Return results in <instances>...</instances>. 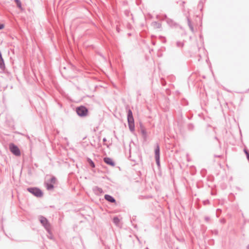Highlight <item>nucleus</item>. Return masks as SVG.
I'll list each match as a JSON object with an SVG mask.
<instances>
[{
  "instance_id": "1",
  "label": "nucleus",
  "mask_w": 249,
  "mask_h": 249,
  "mask_svg": "<svg viewBox=\"0 0 249 249\" xmlns=\"http://www.w3.org/2000/svg\"><path fill=\"white\" fill-rule=\"evenodd\" d=\"M38 220L41 224V225L46 230L47 232L51 235H52V232L51 230V225L49 222L48 219L41 215H40L38 217Z\"/></svg>"
},
{
  "instance_id": "2",
  "label": "nucleus",
  "mask_w": 249,
  "mask_h": 249,
  "mask_svg": "<svg viewBox=\"0 0 249 249\" xmlns=\"http://www.w3.org/2000/svg\"><path fill=\"white\" fill-rule=\"evenodd\" d=\"M75 111L77 115L80 118H85L88 116L89 113L88 108L84 105L76 107Z\"/></svg>"
},
{
  "instance_id": "3",
  "label": "nucleus",
  "mask_w": 249,
  "mask_h": 249,
  "mask_svg": "<svg viewBox=\"0 0 249 249\" xmlns=\"http://www.w3.org/2000/svg\"><path fill=\"white\" fill-rule=\"evenodd\" d=\"M27 191L35 196L40 198L43 196V192L38 187H30L27 188Z\"/></svg>"
},
{
  "instance_id": "4",
  "label": "nucleus",
  "mask_w": 249,
  "mask_h": 249,
  "mask_svg": "<svg viewBox=\"0 0 249 249\" xmlns=\"http://www.w3.org/2000/svg\"><path fill=\"white\" fill-rule=\"evenodd\" d=\"M127 122L129 130L133 132L135 130L134 120L131 110H129L127 114Z\"/></svg>"
},
{
  "instance_id": "5",
  "label": "nucleus",
  "mask_w": 249,
  "mask_h": 249,
  "mask_svg": "<svg viewBox=\"0 0 249 249\" xmlns=\"http://www.w3.org/2000/svg\"><path fill=\"white\" fill-rule=\"evenodd\" d=\"M9 150L10 152L16 156H20L21 152L18 147L14 143L9 144Z\"/></svg>"
},
{
  "instance_id": "6",
  "label": "nucleus",
  "mask_w": 249,
  "mask_h": 249,
  "mask_svg": "<svg viewBox=\"0 0 249 249\" xmlns=\"http://www.w3.org/2000/svg\"><path fill=\"white\" fill-rule=\"evenodd\" d=\"M104 198L106 200L110 203H114L115 204H117V202L115 198L110 195L106 194L104 196Z\"/></svg>"
},
{
  "instance_id": "7",
  "label": "nucleus",
  "mask_w": 249,
  "mask_h": 249,
  "mask_svg": "<svg viewBox=\"0 0 249 249\" xmlns=\"http://www.w3.org/2000/svg\"><path fill=\"white\" fill-rule=\"evenodd\" d=\"M103 160L105 163L113 167L115 165V162L111 158L109 157H106L104 158Z\"/></svg>"
},
{
  "instance_id": "8",
  "label": "nucleus",
  "mask_w": 249,
  "mask_h": 249,
  "mask_svg": "<svg viewBox=\"0 0 249 249\" xmlns=\"http://www.w3.org/2000/svg\"><path fill=\"white\" fill-rule=\"evenodd\" d=\"M155 158L157 164L159 165L160 163V147L158 145H157L156 148L155 150Z\"/></svg>"
},
{
  "instance_id": "9",
  "label": "nucleus",
  "mask_w": 249,
  "mask_h": 249,
  "mask_svg": "<svg viewBox=\"0 0 249 249\" xmlns=\"http://www.w3.org/2000/svg\"><path fill=\"white\" fill-rule=\"evenodd\" d=\"M92 190L94 194L98 196L100 195L104 192L103 189L101 188H100L98 186L93 187L92 188Z\"/></svg>"
},
{
  "instance_id": "10",
  "label": "nucleus",
  "mask_w": 249,
  "mask_h": 249,
  "mask_svg": "<svg viewBox=\"0 0 249 249\" xmlns=\"http://www.w3.org/2000/svg\"><path fill=\"white\" fill-rule=\"evenodd\" d=\"M5 65L4 63V59L2 56V53L1 51H0V69L3 71H4L5 70Z\"/></svg>"
},
{
  "instance_id": "11",
  "label": "nucleus",
  "mask_w": 249,
  "mask_h": 249,
  "mask_svg": "<svg viewBox=\"0 0 249 249\" xmlns=\"http://www.w3.org/2000/svg\"><path fill=\"white\" fill-rule=\"evenodd\" d=\"M86 160H87V161L88 163L89 164V166L92 169V168H94L95 167V164L94 162L90 158L87 157Z\"/></svg>"
},
{
  "instance_id": "12",
  "label": "nucleus",
  "mask_w": 249,
  "mask_h": 249,
  "mask_svg": "<svg viewBox=\"0 0 249 249\" xmlns=\"http://www.w3.org/2000/svg\"><path fill=\"white\" fill-rule=\"evenodd\" d=\"M45 184L46 189L49 191L53 190V189L54 188V185L52 183L49 182H45Z\"/></svg>"
},
{
  "instance_id": "13",
  "label": "nucleus",
  "mask_w": 249,
  "mask_h": 249,
  "mask_svg": "<svg viewBox=\"0 0 249 249\" xmlns=\"http://www.w3.org/2000/svg\"><path fill=\"white\" fill-rule=\"evenodd\" d=\"M112 221L113 223L116 225L117 226H119L120 220L119 217L117 216H114L113 218Z\"/></svg>"
},
{
  "instance_id": "14",
  "label": "nucleus",
  "mask_w": 249,
  "mask_h": 249,
  "mask_svg": "<svg viewBox=\"0 0 249 249\" xmlns=\"http://www.w3.org/2000/svg\"><path fill=\"white\" fill-rule=\"evenodd\" d=\"M14 2H15L18 8L21 10H23L20 0H14Z\"/></svg>"
},
{
  "instance_id": "15",
  "label": "nucleus",
  "mask_w": 249,
  "mask_h": 249,
  "mask_svg": "<svg viewBox=\"0 0 249 249\" xmlns=\"http://www.w3.org/2000/svg\"><path fill=\"white\" fill-rule=\"evenodd\" d=\"M57 181V179L55 177L53 176L49 180V182L53 184H55Z\"/></svg>"
},
{
  "instance_id": "16",
  "label": "nucleus",
  "mask_w": 249,
  "mask_h": 249,
  "mask_svg": "<svg viewBox=\"0 0 249 249\" xmlns=\"http://www.w3.org/2000/svg\"><path fill=\"white\" fill-rule=\"evenodd\" d=\"M4 28V24L3 23H0V30H2Z\"/></svg>"
},
{
  "instance_id": "17",
  "label": "nucleus",
  "mask_w": 249,
  "mask_h": 249,
  "mask_svg": "<svg viewBox=\"0 0 249 249\" xmlns=\"http://www.w3.org/2000/svg\"><path fill=\"white\" fill-rule=\"evenodd\" d=\"M28 174L29 176H32V171H31V169H29V170H28Z\"/></svg>"
},
{
  "instance_id": "18",
  "label": "nucleus",
  "mask_w": 249,
  "mask_h": 249,
  "mask_svg": "<svg viewBox=\"0 0 249 249\" xmlns=\"http://www.w3.org/2000/svg\"><path fill=\"white\" fill-rule=\"evenodd\" d=\"M25 136L27 137V138L29 140V141H31V139H30V137L28 135H26Z\"/></svg>"
},
{
  "instance_id": "19",
  "label": "nucleus",
  "mask_w": 249,
  "mask_h": 249,
  "mask_svg": "<svg viewBox=\"0 0 249 249\" xmlns=\"http://www.w3.org/2000/svg\"><path fill=\"white\" fill-rule=\"evenodd\" d=\"M16 133H18V134H20V135H23V136H25V135H25L24 134L22 133L18 132H16Z\"/></svg>"
},
{
  "instance_id": "20",
  "label": "nucleus",
  "mask_w": 249,
  "mask_h": 249,
  "mask_svg": "<svg viewBox=\"0 0 249 249\" xmlns=\"http://www.w3.org/2000/svg\"><path fill=\"white\" fill-rule=\"evenodd\" d=\"M103 142H106L107 141V139L106 138H104L103 139Z\"/></svg>"
},
{
  "instance_id": "21",
  "label": "nucleus",
  "mask_w": 249,
  "mask_h": 249,
  "mask_svg": "<svg viewBox=\"0 0 249 249\" xmlns=\"http://www.w3.org/2000/svg\"><path fill=\"white\" fill-rule=\"evenodd\" d=\"M247 158L249 160V154L247 153Z\"/></svg>"
},
{
  "instance_id": "22",
  "label": "nucleus",
  "mask_w": 249,
  "mask_h": 249,
  "mask_svg": "<svg viewBox=\"0 0 249 249\" xmlns=\"http://www.w3.org/2000/svg\"><path fill=\"white\" fill-rule=\"evenodd\" d=\"M245 152L246 155H247V153H249L247 152V151L246 150H245Z\"/></svg>"
},
{
  "instance_id": "23",
  "label": "nucleus",
  "mask_w": 249,
  "mask_h": 249,
  "mask_svg": "<svg viewBox=\"0 0 249 249\" xmlns=\"http://www.w3.org/2000/svg\"><path fill=\"white\" fill-rule=\"evenodd\" d=\"M35 166H36V167L38 166H37V164H36V163H35Z\"/></svg>"
},
{
  "instance_id": "24",
  "label": "nucleus",
  "mask_w": 249,
  "mask_h": 249,
  "mask_svg": "<svg viewBox=\"0 0 249 249\" xmlns=\"http://www.w3.org/2000/svg\"><path fill=\"white\" fill-rule=\"evenodd\" d=\"M117 31L118 32H119V29L118 28H117Z\"/></svg>"
},
{
  "instance_id": "25",
  "label": "nucleus",
  "mask_w": 249,
  "mask_h": 249,
  "mask_svg": "<svg viewBox=\"0 0 249 249\" xmlns=\"http://www.w3.org/2000/svg\"><path fill=\"white\" fill-rule=\"evenodd\" d=\"M100 55L101 56H102V57H103L105 58V57L103 56V55L102 54H100Z\"/></svg>"
}]
</instances>
